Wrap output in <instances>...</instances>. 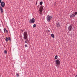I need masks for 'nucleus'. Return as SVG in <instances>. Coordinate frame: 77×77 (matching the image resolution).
<instances>
[{
    "mask_svg": "<svg viewBox=\"0 0 77 77\" xmlns=\"http://www.w3.org/2000/svg\"><path fill=\"white\" fill-rule=\"evenodd\" d=\"M51 36L53 38H54V35L53 34H51Z\"/></svg>",
    "mask_w": 77,
    "mask_h": 77,
    "instance_id": "nucleus-13",
    "label": "nucleus"
},
{
    "mask_svg": "<svg viewBox=\"0 0 77 77\" xmlns=\"http://www.w3.org/2000/svg\"><path fill=\"white\" fill-rule=\"evenodd\" d=\"M36 24H34V25H33V28H35V27H36Z\"/></svg>",
    "mask_w": 77,
    "mask_h": 77,
    "instance_id": "nucleus-16",
    "label": "nucleus"
},
{
    "mask_svg": "<svg viewBox=\"0 0 77 77\" xmlns=\"http://www.w3.org/2000/svg\"><path fill=\"white\" fill-rule=\"evenodd\" d=\"M25 47H27V45H25Z\"/></svg>",
    "mask_w": 77,
    "mask_h": 77,
    "instance_id": "nucleus-24",
    "label": "nucleus"
},
{
    "mask_svg": "<svg viewBox=\"0 0 77 77\" xmlns=\"http://www.w3.org/2000/svg\"><path fill=\"white\" fill-rule=\"evenodd\" d=\"M16 75L17 77H19V74H18V73Z\"/></svg>",
    "mask_w": 77,
    "mask_h": 77,
    "instance_id": "nucleus-22",
    "label": "nucleus"
},
{
    "mask_svg": "<svg viewBox=\"0 0 77 77\" xmlns=\"http://www.w3.org/2000/svg\"><path fill=\"white\" fill-rule=\"evenodd\" d=\"M27 40H26V41H25V43H27V44H29V43L27 42Z\"/></svg>",
    "mask_w": 77,
    "mask_h": 77,
    "instance_id": "nucleus-23",
    "label": "nucleus"
},
{
    "mask_svg": "<svg viewBox=\"0 0 77 77\" xmlns=\"http://www.w3.org/2000/svg\"><path fill=\"white\" fill-rule=\"evenodd\" d=\"M68 30H69L68 33H69V32H71L72 30V26L71 25H69L68 27Z\"/></svg>",
    "mask_w": 77,
    "mask_h": 77,
    "instance_id": "nucleus-4",
    "label": "nucleus"
},
{
    "mask_svg": "<svg viewBox=\"0 0 77 77\" xmlns=\"http://www.w3.org/2000/svg\"><path fill=\"white\" fill-rule=\"evenodd\" d=\"M21 31H22V32H23V30H22Z\"/></svg>",
    "mask_w": 77,
    "mask_h": 77,
    "instance_id": "nucleus-28",
    "label": "nucleus"
},
{
    "mask_svg": "<svg viewBox=\"0 0 77 77\" xmlns=\"http://www.w3.org/2000/svg\"><path fill=\"white\" fill-rule=\"evenodd\" d=\"M48 32H50V31H49V30H48Z\"/></svg>",
    "mask_w": 77,
    "mask_h": 77,
    "instance_id": "nucleus-29",
    "label": "nucleus"
},
{
    "mask_svg": "<svg viewBox=\"0 0 77 77\" xmlns=\"http://www.w3.org/2000/svg\"><path fill=\"white\" fill-rule=\"evenodd\" d=\"M56 24L57 27H59L60 26V23L59 22L56 23Z\"/></svg>",
    "mask_w": 77,
    "mask_h": 77,
    "instance_id": "nucleus-9",
    "label": "nucleus"
},
{
    "mask_svg": "<svg viewBox=\"0 0 77 77\" xmlns=\"http://www.w3.org/2000/svg\"><path fill=\"white\" fill-rule=\"evenodd\" d=\"M2 2V0H0V3H1Z\"/></svg>",
    "mask_w": 77,
    "mask_h": 77,
    "instance_id": "nucleus-25",
    "label": "nucleus"
},
{
    "mask_svg": "<svg viewBox=\"0 0 77 77\" xmlns=\"http://www.w3.org/2000/svg\"><path fill=\"white\" fill-rule=\"evenodd\" d=\"M37 7H38V8H39V5H38Z\"/></svg>",
    "mask_w": 77,
    "mask_h": 77,
    "instance_id": "nucleus-26",
    "label": "nucleus"
},
{
    "mask_svg": "<svg viewBox=\"0 0 77 77\" xmlns=\"http://www.w3.org/2000/svg\"><path fill=\"white\" fill-rule=\"evenodd\" d=\"M5 40L6 42H8V41H9L8 38V37H6Z\"/></svg>",
    "mask_w": 77,
    "mask_h": 77,
    "instance_id": "nucleus-12",
    "label": "nucleus"
},
{
    "mask_svg": "<svg viewBox=\"0 0 77 77\" xmlns=\"http://www.w3.org/2000/svg\"><path fill=\"white\" fill-rule=\"evenodd\" d=\"M43 3V2L41 1L40 2L39 4L40 5H41V6H42V5Z\"/></svg>",
    "mask_w": 77,
    "mask_h": 77,
    "instance_id": "nucleus-14",
    "label": "nucleus"
},
{
    "mask_svg": "<svg viewBox=\"0 0 77 77\" xmlns=\"http://www.w3.org/2000/svg\"><path fill=\"white\" fill-rule=\"evenodd\" d=\"M39 11L40 13H42V11L44 10V8H43V7L41 6L40 8H39Z\"/></svg>",
    "mask_w": 77,
    "mask_h": 77,
    "instance_id": "nucleus-7",
    "label": "nucleus"
},
{
    "mask_svg": "<svg viewBox=\"0 0 77 77\" xmlns=\"http://www.w3.org/2000/svg\"><path fill=\"white\" fill-rule=\"evenodd\" d=\"M75 77H77V74L75 76Z\"/></svg>",
    "mask_w": 77,
    "mask_h": 77,
    "instance_id": "nucleus-27",
    "label": "nucleus"
},
{
    "mask_svg": "<svg viewBox=\"0 0 77 77\" xmlns=\"http://www.w3.org/2000/svg\"><path fill=\"white\" fill-rule=\"evenodd\" d=\"M8 40L10 41V42H11L12 41L11 40V38L10 37H8Z\"/></svg>",
    "mask_w": 77,
    "mask_h": 77,
    "instance_id": "nucleus-17",
    "label": "nucleus"
},
{
    "mask_svg": "<svg viewBox=\"0 0 77 77\" xmlns=\"http://www.w3.org/2000/svg\"><path fill=\"white\" fill-rule=\"evenodd\" d=\"M56 5H57L56 2H54V6H56Z\"/></svg>",
    "mask_w": 77,
    "mask_h": 77,
    "instance_id": "nucleus-18",
    "label": "nucleus"
},
{
    "mask_svg": "<svg viewBox=\"0 0 77 77\" xmlns=\"http://www.w3.org/2000/svg\"><path fill=\"white\" fill-rule=\"evenodd\" d=\"M0 31H1V29H0Z\"/></svg>",
    "mask_w": 77,
    "mask_h": 77,
    "instance_id": "nucleus-30",
    "label": "nucleus"
},
{
    "mask_svg": "<svg viewBox=\"0 0 77 77\" xmlns=\"http://www.w3.org/2000/svg\"><path fill=\"white\" fill-rule=\"evenodd\" d=\"M28 35H27V32H25L23 33V38L26 40H27L28 42Z\"/></svg>",
    "mask_w": 77,
    "mask_h": 77,
    "instance_id": "nucleus-1",
    "label": "nucleus"
},
{
    "mask_svg": "<svg viewBox=\"0 0 77 77\" xmlns=\"http://www.w3.org/2000/svg\"><path fill=\"white\" fill-rule=\"evenodd\" d=\"M0 10L2 14H3V8L2 6L0 7Z\"/></svg>",
    "mask_w": 77,
    "mask_h": 77,
    "instance_id": "nucleus-10",
    "label": "nucleus"
},
{
    "mask_svg": "<svg viewBox=\"0 0 77 77\" xmlns=\"http://www.w3.org/2000/svg\"><path fill=\"white\" fill-rule=\"evenodd\" d=\"M7 51L6 50H5L4 51V53H5V54H7Z\"/></svg>",
    "mask_w": 77,
    "mask_h": 77,
    "instance_id": "nucleus-19",
    "label": "nucleus"
},
{
    "mask_svg": "<svg viewBox=\"0 0 77 77\" xmlns=\"http://www.w3.org/2000/svg\"><path fill=\"white\" fill-rule=\"evenodd\" d=\"M51 18H52V16H51L48 15L46 17V19L48 22H50V20H51Z\"/></svg>",
    "mask_w": 77,
    "mask_h": 77,
    "instance_id": "nucleus-2",
    "label": "nucleus"
},
{
    "mask_svg": "<svg viewBox=\"0 0 77 77\" xmlns=\"http://www.w3.org/2000/svg\"><path fill=\"white\" fill-rule=\"evenodd\" d=\"M4 32H6V33H8V31L6 30V28H4Z\"/></svg>",
    "mask_w": 77,
    "mask_h": 77,
    "instance_id": "nucleus-11",
    "label": "nucleus"
},
{
    "mask_svg": "<svg viewBox=\"0 0 77 77\" xmlns=\"http://www.w3.org/2000/svg\"><path fill=\"white\" fill-rule=\"evenodd\" d=\"M0 5L2 8H4L5 6V3L4 2H2Z\"/></svg>",
    "mask_w": 77,
    "mask_h": 77,
    "instance_id": "nucleus-6",
    "label": "nucleus"
},
{
    "mask_svg": "<svg viewBox=\"0 0 77 77\" xmlns=\"http://www.w3.org/2000/svg\"><path fill=\"white\" fill-rule=\"evenodd\" d=\"M55 63H56V64L57 65H60V61L59 60L57 59L55 61Z\"/></svg>",
    "mask_w": 77,
    "mask_h": 77,
    "instance_id": "nucleus-5",
    "label": "nucleus"
},
{
    "mask_svg": "<svg viewBox=\"0 0 77 77\" xmlns=\"http://www.w3.org/2000/svg\"><path fill=\"white\" fill-rule=\"evenodd\" d=\"M58 57L57 56V55H56L55 57V59H57Z\"/></svg>",
    "mask_w": 77,
    "mask_h": 77,
    "instance_id": "nucleus-15",
    "label": "nucleus"
},
{
    "mask_svg": "<svg viewBox=\"0 0 77 77\" xmlns=\"http://www.w3.org/2000/svg\"><path fill=\"white\" fill-rule=\"evenodd\" d=\"M38 0H37V1H36V2L35 3V6H36V5H37V3H38Z\"/></svg>",
    "mask_w": 77,
    "mask_h": 77,
    "instance_id": "nucleus-21",
    "label": "nucleus"
},
{
    "mask_svg": "<svg viewBox=\"0 0 77 77\" xmlns=\"http://www.w3.org/2000/svg\"><path fill=\"white\" fill-rule=\"evenodd\" d=\"M75 16V14H70V18H74Z\"/></svg>",
    "mask_w": 77,
    "mask_h": 77,
    "instance_id": "nucleus-8",
    "label": "nucleus"
},
{
    "mask_svg": "<svg viewBox=\"0 0 77 77\" xmlns=\"http://www.w3.org/2000/svg\"><path fill=\"white\" fill-rule=\"evenodd\" d=\"M35 20L34 18H32V19H31L29 20V23H30V24H33V23H35Z\"/></svg>",
    "mask_w": 77,
    "mask_h": 77,
    "instance_id": "nucleus-3",
    "label": "nucleus"
},
{
    "mask_svg": "<svg viewBox=\"0 0 77 77\" xmlns=\"http://www.w3.org/2000/svg\"><path fill=\"white\" fill-rule=\"evenodd\" d=\"M74 14H75V15H77V12H75Z\"/></svg>",
    "mask_w": 77,
    "mask_h": 77,
    "instance_id": "nucleus-20",
    "label": "nucleus"
}]
</instances>
